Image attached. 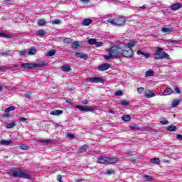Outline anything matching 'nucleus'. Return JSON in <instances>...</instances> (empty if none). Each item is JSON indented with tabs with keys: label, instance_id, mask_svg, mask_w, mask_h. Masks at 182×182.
I'll list each match as a JSON object with an SVG mask.
<instances>
[{
	"label": "nucleus",
	"instance_id": "obj_1",
	"mask_svg": "<svg viewBox=\"0 0 182 182\" xmlns=\"http://www.w3.org/2000/svg\"><path fill=\"white\" fill-rule=\"evenodd\" d=\"M123 48L124 46L122 43L118 46H113L109 50V55H105L104 58L106 60H109L110 59H120L123 55Z\"/></svg>",
	"mask_w": 182,
	"mask_h": 182
},
{
	"label": "nucleus",
	"instance_id": "obj_2",
	"mask_svg": "<svg viewBox=\"0 0 182 182\" xmlns=\"http://www.w3.org/2000/svg\"><path fill=\"white\" fill-rule=\"evenodd\" d=\"M8 174L10 177H14V178H25L26 180H31V175L22 171L19 168H11Z\"/></svg>",
	"mask_w": 182,
	"mask_h": 182
},
{
	"label": "nucleus",
	"instance_id": "obj_3",
	"mask_svg": "<svg viewBox=\"0 0 182 182\" xmlns=\"http://www.w3.org/2000/svg\"><path fill=\"white\" fill-rule=\"evenodd\" d=\"M156 52L154 53V58L156 60H160L164 58L168 60L171 59L167 53L163 51V48H161V47H156Z\"/></svg>",
	"mask_w": 182,
	"mask_h": 182
},
{
	"label": "nucleus",
	"instance_id": "obj_4",
	"mask_svg": "<svg viewBox=\"0 0 182 182\" xmlns=\"http://www.w3.org/2000/svg\"><path fill=\"white\" fill-rule=\"evenodd\" d=\"M114 163H119V159L116 157L100 156L97 159L98 164H114Z\"/></svg>",
	"mask_w": 182,
	"mask_h": 182
},
{
	"label": "nucleus",
	"instance_id": "obj_5",
	"mask_svg": "<svg viewBox=\"0 0 182 182\" xmlns=\"http://www.w3.org/2000/svg\"><path fill=\"white\" fill-rule=\"evenodd\" d=\"M46 65V62L41 61L37 63H26L21 65V68H23V69H27L28 70H31V69H33V68H43Z\"/></svg>",
	"mask_w": 182,
	"mask_h": 182
},
{
	"label": "nucleus",
	"instance_id": "obj_6",
	"mask_svg": "<svg viewBox=\"0 0 182 182\" xmlns=\"http://www.w3.org/2000/svg\"><path fill=\"white\" fill-rule=\"evenodd\" d=\"M122 56L127 59H130L134 56V51H133L132 48L124 49L123 48Z\"/></svg>",
	"mask_w": 182,
	"mask_h": 182
},
{
	"label": "nucleus",
	"instance_id": "obj_7",
	"mask_svg": "<svg viewBox=\"0 0 182 182\" xmlns=\"http://www.w3.org/2000/svg\"><path fill=\"white\" fill-rule=\"evenodd\" d=\"M125 154H127L128 157H131V159H129L131 163H136V159H139V154L136 151L126 152Z\"/></svg>",
	"mask_w": 182,
	"mask_h": 182
},
{
	"label": "nucleus",
	"instance_id": "obj_8",
	"mask_svg": "<svg viewBox=\"0 0 182 182\" xmlns=\"http://www.w3.org/2000/svg\"><path fill=\"white\" fill-rule=\"evenodd\" d=\"M87 82H90V83H103L105 80L99 77H91L87 80Z\"/></svg>",
	"mask_w": 182,
	"mask_h": 182
},
{
	"label": "nucleus",
	"instance_id": "obj_9",
	"mask_svg": "<svg viewBox=\"0 0 182 182\" xmlns=\"http://www.w3.org/2000/svg\"><path fill=\"white\" fill-rule=\"evenodd\" d=\"M136 43L137 42H136V41L129 40L127 44L123 43L122 46H124V48H128V49H132V48H134V46H136Z\"/></svg>",
	"mask_w": 182,
	"mask_h": 182
},
{
	"label": "nucleus",
	"instance_id": "obj_10",
	"mask_svg": "<svg viewBox=\"0 0 182 182\" xmlns=\"http://www.w3.org/2000/svg\"><path fill=\"white\" fill-rule=\"evenodd\" d=\"M115 22L117 26H123L126 23V18L124 17H119L118 18H115Z\"/></svg>",
	"mask_w": 182,
	"mask_h": 182
},
{
	"label": "nucleus",
	"instance_id": "obj_11",
	"mask_svg": "<svg viewBox=\"0 0 182 182\" xmlns=\"http://www.w3.org/2000/svg\"><path fill=\"white\" fill-rule=\"evenodd\" d=\"M75 108L78 109V110H80V112H93V109L87 106L83 107L80 105H75Z\"/></svg>",
	"mask_w": 182,
	"mask_h": 182
},
{
	"label": "nucleus",
	"instance_id": "obj_12",
	"mask_svg": "<svg viewBox=\"0 0 182 182\" xmlns=\"http://www.w3.org/2000/svg\"><path fill=\"white\" fill-rule=\"evenodd\" d=\"M108 69H110V64L109 63H104L98 67V70H100L101 72H103L105 70H107Z\"/></svg>",
	"mask_w": 182,
	"mask_h": 182
},
{
	"label": "nucleus",
	"instance_id": "obj_13",
	"mask_svg": "<svg viewBox=\"0 0 182 182\" xmlns=\"http://www.w3.org/2000/svg\"><path fill=\"white\" fill-rule=\"evenodd\" d=\"M75 56H77V58H80V59H85V60L89 58V55H87L85 53H75Z\"/></svg>",
	"mask_w": 182,
	"mask_h": 182
},
{
	"label": "nucleus",
	"instance_id": "obj_14",
	"mask_svg": "<svg viewBox=\"0 0 182 182\" xmlns=\"http://www.w3.org/2000/svg\"><path fill=\"white\" fill-rule=\"evenodd\" d=\"M161 31L163 33H171V32H174V28L163 26L161 28Z\"/></svg>",
	"mask_w": 182,
	"mask_h": 182
},
{
	"label": "nucleus",
	"instance_id": "obj_15",
	"mask_svg": "<svg viewBox=\"0 0 182 182\" xmlns=\"http://www.w3.org/2000/svg\"><path fill=\"white\" fill-rule=\"evenodd\" d=\"M174 93V91L170 87H167L166 89L164 90V91L162 93L163 96H168L170 95H173Z\"/></svg>",
	"mask_w": 182,
	"mask_h": 182
},
{
	"label": "nucleus",
	"instance_id": "obj_16",
	"mask_svg": "<svg viewBox=\"0 0 182 182\" xmlns=\"http://www.w3.org/2000/svg\"><path fill=\"white\" fill-rule=\"evenodd\" d=\"M181 8L182 5L181 3L173 4L171 6V11H178V9H180Z\"/></svg>",
	"mask_w": 182,
	"mask_h": 182
},
{
	"label": "nucleus",
	"instance_id": "obj_17",
	"mask_svg": "<svg viewBox=\"0 0 182 182\" xmlns=\"http://www.w3.org/2000/svg\"><path fill=\"white\" fill-rule=\"evenodd\" d=\"M156 95H157V92H151V91L148 90L146 93H145V97H146V99H151V97H154V96H156Z\"/></svg>",
	"mask_w": 182,
	"mask_h": 182
},
{
	"label": "nucleus",
	"instance_id": "obj_18",
	"mask_svg": "<svg viewBox=\"0 0 182 182\" xmlns=\"http://www.w3.org/2000/svg\"><path fill=\"white\" fill-rule=\"evenodd\" d=\"M87 150H89V146L84 144L80 147L78 153H86V151H87Z\"/></svg>",
	"mask_w": 182,
	"mask_h": 182
},
{
	"label": "nucleus",
	"instance_id": "obj_19",
	"mask_svg": "<svg viewBox=\"0 0 182 182\" xmlns=\"http://www.w3.org/2000/svg\"><path fill=\"white\" fill-rule=\"evenodd\" d=\"M63 114V111L60 110V109H56V110H53L52 111L50 114L51 116H59V114Z\"/></svg>",
	"mask_w": 182,
	"mask_h": 182
},
{
	"label": "nucleus",
	"instance_id": "obj_20",
	"mask_svg": "<svg viewBox=\"0 0 182 182\" xmlns=\"http://www.w3.org/2000/svg\"><path fill=\"white\" fill-rule=\"evenodd\" d=\"M92 22H93V21L90 18H85L82 21V25L83 26H89V25H90V23H92Z\"/></svg>",
	"mask_w": 182,
	"mask_h": 182
},
{
	"label": "nucleus",
	"instance_id": "obj_21",
	"mask_svg": "<svg viewBox=\"0 0 182 182\" xmlns=\"http://www.w3.org/2000/svg\"><path fill=\"white\" fill-rule=\"evenodd\" d=\"M71 48L72 49H78L80 48V44H79V41H75L71 43Z\"/></svg>",
	"mask_w": 182,
	"mask_h": 182
},
{
	"label": "nucleus",
	"instance_id": "obj_22",
	"mask_svg": "<svg viewBox=\"0 0 182 182\" xmlns=\"http://www.w3.org/2000/svg\"><path fill=\"white\" fill-rule=\"evenodd\" d=\"M15 126H16V122L15 121H12L11 123L6 125V129H14Z\"/></svg>",
	"mask_w": 182,
	"mask_h": 182
},
{
	"label": "nucleus",
	"instance_id": "obj_23",
	"mask_svg": "<svg viewBox=\"0 0 182 182\" xmlns=\"http://www.w3.org/2000/svg\"><path fill=\"white\" fill-rule=\"evenodd\" d=\"M61 70L63 72H70V65H64L61 67Z\"/></svg>",
	"mask_w": 182,
	"mask_h": 182
},
{
	"label": "nucleus",
	"instance_id": "obj_24",
	"mask_svg": "<svg viewBox=\"0 0 182 182\" xmlns=\"http://www.w3.org/2000/svg\"><path fill=\"white\" fill-rule=\"evenodd\" d=\"M37 23L38 26H45V25H46V21H45L43 18H41L38 20Z\"/></svg>",
	"mask_w": 182,
	"mask_h": 182
},
{
	"label": "nucleus",
	"instance_id": "obj_25",
	"mask_svg": "<svg viewBox=\"0 0 182 182\" xmlns=\"http://www.w3.org/2000/svg\"><path fill=\"white\" fill-rule=\"evenodd\" d=\"M150 161L152 164H160V159L159 158H152Z\"/></svg>",
	"mask_w": 182,
	"mask_h": 182
},
{
	"label": "nucleus",
	"instance_id": "obj_26",
	"mask_svg": "<svg viewBox=\"0 0 182 182\" xmlns=\"http://www.w3.org/2000/svg\"><path fill=\"white\" fill-rule=\"evenodd\" d=\"M0 143L3 144V146H9V144L12 143V140H1Z\"/></svg>",
	"mask_w": 182,
	"mask_h": 182
},
{
	"label": "nucleus",
	"instance_id": "obj_27",
	"mask_svg": "<svg viewBox=\"0 0 182 182\" xmlns=\"http://www.w3.org/2000/svg\"><path fill=\"white\" fill-rule=\"evenodd\" d=\"M177 127L174 125H170L167 127L166 130L167 132H176Z\"/></svg>",
	"mask_w": 182,
	"mask_h": 182
},
{
	"label": "nucleus",
	"instance_id": "obj_28",
	"mask_svg": "<svg viewBox=\"0 0 182 182\" xmlns=\"http://www.w3.org/2000/svg\"><path fill=\"white\" fill-rule=\"evenodd\" d=\"M154 71H153L152 70H149L145 73L146 77L149 76H154Z\"/></svg>",
	"mask_w": 182,
	"mask_h": 182
},
{
	"label": "nucleus",
	"instance_id": "obj_29",
	"mask_svg": "<svg viewBox=\"0 0 182 182\" xmlns=\"http://www.w3.org/2000/svg\"><path fill=\"white\" fill-rule=\"evenodd\" d=\"M122 119L124 122H130L132 120V117H130V115H124Z\"/></svg>",
	"mask_w": 182,
	"mask_h": 182
},
{
	"label": "nucleus",
	"instance_id": "obj_30",
	"mask_svg": "<svg viewBox=\"0 0 182 182\" xmlns=\"http://www.w3.org/2000/svg\"><path fill=\"white\" fill-rule=\"evenodd\" d=\"M19 149L21 150H29V146H26L25 144H21L19 146Z\"/></svg>",
	"mask_w": 182,
	"mask_h": 182
},
{
	"label": "nucleus",
	"instance_id": "obj_31",
	"mask_svg": "<svg viewBox=\"0 0 182 182\" xmlns=\"http://www.w3.org/2000/svg\"><path fill=\"white\" fill-rule=\"evenodd\" d=\"M16 107L14 106L9 107L5 109V113H9V112H14L15 110Z\"/></svg>",
	"mask_w": 182,
	"mask_h": 182
},
{
	"label": "nucleus",
	"instance_id": "obj_32",
	"mask_svg": "<svg viewBox=\"0 0 182 182\" xmlns=\"http://www.w3.org/2000/svg\"><path fill=\"white\" fill-rule=\"evenodd\" d=\"M131 130H139L140 127L137 124H132L130 127Z\"/></svg>",
	"mask_w": 182,
	"mask_h": 182
},
{
	"label": "nucleus",
	"instance_id": "obj_33",
	"mask_svg": "<svg viewBox=\"0 0 182 182\" xmlns=\"http://www.w3.org/2000/svg\"><path fill=\"white\" fill-rule=\"evenodd\" d=\"M87 43H88L89 45H95V43H96V39H95V38H90V39H89V40L87 41Z\"/></svg>",
	"mask_w": 182,
	"mask_h": 182
},
{
	"label": "nucleus",
	"instance_id": "obj_34",
	"mask_svg": "<svg viewBox=\"0 0 182 182\" xmlns=\"http://www.w3.org/2000/svg\"><path fill=\"white\" fill-rule=\"evenodd\" d=\"M63 41V43H66L67 45H69V43H72V39H70V38H65Z\"/></svg>",
	"mask_w": 182,
	"mask_h": 182
},
{
	"label": "nucleus",
	"instance_id": "obj_35",
	"mask_svg": "<svg viewBox=\"0 0 182 182\" xmlns=\"http://www.w3.org/2000/svg\"><path fill=\"white\" fill-rule=\"evenodd\" d=\"M28 55H35L36 53V49L35 48H30L28 51Z\"/></svg>",
	"mask_w": 182,
	"mask_h": 182
},
{
	"label": "nucleus",
	"instance_id": "obj_36",
	"mask_svg": "<svg viewBox=\"0 0 182 182\" xmlns=\"http://www.w3.org/2000/svg\"><path fill=\"white\" fill-rule=\"evenodd\" d=\"M55 53H56L55 50H50L47 53V56H54Z\"/></svg>",
	"mask_w": 182,
	"mask_h": 182
},
{
	"label": "nucleus",
	"instance_id": "obj_37",
	"mask_svg": "<svg viewBox=\"0 0 182 182\" xmlns=\"http://www.w3.org/2000/svg\"><path fill=\"white\" fill-rule=\"evenodd\" d=\"M37 34L38 36H45V35H46V32H45L43 30H40L37 32Z\"/></svg>",
	"mask_w": 182,
	"mask_h": 182
},
{
	"label": "nucleus",
	"instance_id": "obj_38",
	"mask_svg": "<svg viewBox=\"0 0 182 182\" xmlns=\"http://www.w3.org/2000/svg\"><path fill=\"white\" fill-rule=\"evenodd\" d=\"M178 105H180V101L175 100L172 102L171 106H172V107H177V106H178Z\"/></svg>",
	"mask_w": 182,
	"mask_h": 182
},
{
	"label": "nucleus",
	"instance_id": "obj_39",
	"mask_svg": "<svg viewBox=\"0 0 182 182\" xmlns=\"http://www.w3.org/2000/svg\"><path fill=\"white\" fill-rule=\"evenodd\" d=\"M121 105L122 106H129V105H130V103L129 102H127V100H121Z\"/></svg>",
	"mask_w": 182,
	"mask_h": 182
},
{
	"label": "nucleus",
	"instance_id": "obj_40",
	"mask_svg": "<svg viewBox=\"0 0 182 182\" xmlns=\"http://www.w3.org/2000/svg\"><path fill=\"white\" fill-rule=\"evenodd\" d=\"M105 174H107V176H110V174H114V171L113 169H108L105 172Z\"/></svg>",
	"mask_w": 182,
	"mask_h": 182
},
{
	"label": "nucleus",
	"instance_id": "obj_41",
	"mask_svg": "<svg viewBox=\"0 0 182 182\" xmlns=\"http://www.w3.org/2000/svg\"><path fill=\"white\" fill-rule=\"evenodd\" d=\"M136 91H137V93H139V95H141V93H143V92H144V87H138L136 89Z\"/></svg>",
	"mask_w": 182,
	"mask_h": 182
},
{
	"label": "nucleus",
	"instance_id": "obj_42",
	"mask_svg": "<svg viewBox=\"0 0 182 182\" xmlns=\"http://www.w3.org/2000/svg\"><path fill=\"white\" fill-rule=\"evenodd\" d=\"M161 124H168V121H167V119H166V118H163L161 121H160Z\"/></svg>",
	"mask_w": 182,
	"mask_h": 182
},
{
	"label": "nucleus",
	"instance_id": "obj_43",
	"mask_svg": "<svg viewBox=\"0 0 182 182\" xmlns=\"http://www.w3.org/2000/svg\"><path fill=\"white\" fill-rule=\"evenodd\" d=\"M115 96H123V91L119 90L115 92Z\"/></svg>",
	"mask_w": 182,
	"mask_h": 182
},
{
	"label": "nucleus",
	"instance_id": "obj_44",
	"mask_svg": "<svg viewBox=\"0 0 182 182\" xmlns=\"http://www.w3.org/2000/svg\"><path fill=\"white\" fill-rule=\"evenodd\" d=\"M107 22L112 25H116V19H109Z\"/></svg>",
	"mask_w": 182,
	"mask_h": 182
},
{
	"label": "nucleus",
	"instance_id": "obj_45",
	"mask_svg": "<svg viewBox=\"0 0 182 182\" xmlns=\"http://www.w3.org/2000/svg\"><path fill=\"white\" fill-rule=\"evenodd\" d=\"M0 36H2L3 38H11L10 35L4 33H0Z\"/></svg>",
	"mask_w": 182,
	"mask_h": 182
},
{
	"label": "nucleus",
	"instance_id": "obj_46",
	"mask_svg": "<svg viewBox=\"0 0 182 182\" xmlns=\"http://www.w3.org/2000/svg\"><path fill=\"white\" fill-rule=\"evenodd\" d=\"M31 95H32L31 92H28L23 95L24 97H26V99H31Z\"/></svg>",
	"mask_w": 182,
	"mask_h": 182
},
{
	"label": "nucleus",
	"instance_id": "obj_47",
	"mask_svg": "<svg viewBox=\"0 0 182 182\" xmlns=\"http://www.w3.org/2000/svg\"><path fill=\"white\" fill-rule=\"evenodd\" d=\"M59 23H60V20L59 19H55L53 21V25H59Z\"/></svg>",
	"mask_w": 182,
	"mask_h": 182
},
{
	"label": "nucleus",
	"instance_id": "obj_48",
	"mask_svg": "<svg viewBox=\"0 0 182 182\" xmlns=\"http://www.w3.org/2000/svg\"><path fill=\"white\" fill-rule=\"evenodd\" d=\"M95 46L97 48H100V46H103V43L95 41Z\"/></svg>",
	"mask_w": 182,
	"mask_h": 182
},
{
	"label": "nucleus",
	"instance_id": "obj_49",
	"mask_svg": "<svg viewBox=\"0 0 182 182\" xmlns=\"http://www.w3.org/2000/svg\"><path fill=\"white\" fill-rule=\"evenodd\" d=\"M25 55H26V50L20 51V53H19L20 56H25Z\"/></svg>",
	"mask_w": 182,
	"mask_h": 182
},
{
	"label": "nucleus",
	"instance_id": "obj_50",
	"mask_svg": "<svg viewBox=\"0 0 182 182\" xmlns=\"http://www.w3.org/2000/svg\"><path fill=\"white\" fill-rule=\"evenodd\" d=\"M67 137L70 139V140H72V139H75V135L72 134H68Z\"/></svg>",
	"mask_w": 182,
	"mask_h": 182
},
{
	"label": "nucleus",
	"instance_id": "obj_51",
	"mask_svg": "<svg viewBox=\"0 0 182 182\" xmlns=\"http://www.w3.org/2000/svg\"><path fill=\"white\" fill-rule=\"evenodd\" d=\"M143 56H144L146 59H149V58H150V53H144Z\"/></svg>",
	"mask_w": 182,
	"mask_h": 182
},
{
	"label": "nucleus",
	"instance_id": "obj_52",
	"mask_svg": "<svg viewBox=\"0 0 182 182\" xmlns=\"http://www.w3.org/2000/svg\"><path fill=\"white\" fill-rule=\"evenodd\" d=\"M40 143H46V144L50 143V140H49V139L41 140Z\"/></svg>",
	"mask_w": 182,
	"mask_h": 182
},
{
	"label": "nucleus",
	"instance_id": "obj_53",
	"mask_svg": "<svg viewBox=\"0 0 182 182\" xmlns=\"http://www.w3.org/2000/svg\"><path fill=\"white\" fill-rule=\"evenodd\" d=\"M177 140L181 141L182 140V134L176 135Z\"/></svg>",
	"mask_w": 182,
	"mask_h": 182
},
{
	"label": "nucleus",
	"instance_id": "obj_54",
	"mask_svg": "<svg viewBox=\"0 0 182 182\" xmlns=\"http://www.w3.org/2000/svg\"><path fill=\"white\" fill-rule=\"evenodd\" d=\"M175 91L176 93L180 94V89H178V87H177V85L175 86Z\"/></svg>",
	"mask_w": 182,
	"mask_h": 182
},
{
	"label": "nucleus",
	"instance_id": "obj_55",
	"mask_svg": "<svg viewBox=\"0 0 182 182\" xmlns=\"http://www.w3.org/2000/svg\"><path fill=\"white\" fill-rule=\"evenodd\" d=\"M145 178H146V180H153V177L149 175H145Z\"/></svg>",
	"mask_w": 182,
	"mask_h": 182
},
{
	"label": "nucleus",
	"instance_id": "obj_56",
	"mask_svg": "<svg viewBox=\"0 0 182 182\" xmlns=\"http://www.w3.org/2000/svg\"><path fill=\"white\" fill-rule=\"evenodd\" d=\"M57 180H58L59 182H63V181H62V176H60V175H58V176Z\"/></svg>",
	"mask_w": 182,
	"mask_h": 182
},
{
	"label": "nucleus",
	"instance_id": "obj_57",
	"mask_svg": "<svg viewBox=\"0 0 182 182\" xmlns=\"http://www.w3.org/2000/svg\"><path fill=\"white\" fill-rule=\"evenodd\" d=\"M163 163H164V164H170V161L167 160V159H164L163 161Z\"/></svg>",
	"mask_w": 182,
	"mask_h": 182
},
{
	"label": "nucleus",
	"instance_id": "obj_58",
	"mask_svg": "<svg viewBox=\"0 0 182 182\" xmlns=\"http://www.w3.org/2000/svg\"><path fill=\"white\" fill-rule=\"evenodd\" d=\"M26 120H27V119L25 118V117H21V118H20V122H26Z\"/></svg>",
	"mask_w": 182,
	"mask_h": 182
},
{
	"label": "nucleus",
	"instance_id": "obj_59",
	"mask_svg": "<svg viewBox=\"0 0 182 182\" xmlns=\"http://www.w3.org/2000/svg\"><path fill=\"white\" fill-rule=\"evenodd\" d=\"M137 55H144V52L141 51V50H138L136 52Z\"/></svg>",
	"mask_w": 182,
	"mask_h": 182
},
{
	"label": "nucleus",
	"instance_id": "obj_60",
	"mask_svg": "<svg viewBox=\"0 0 182 182\" xmlns=\"http://www.w3.org/2000/svg\"><path fill=\"white\" fill-rule=\"evenodd\" d=\"M81 2H84V4H88V2H90V0H80Z\"/></svg>",
	"mask_w": 182,
	"mask_h": 182
},
{
	"label": "nucleus",
	"instance_id": "obj_61",
	"mask_svg": "<svg viewBox=\"0 0 182 182\" xmlns=\"http://www.w3.org/2000/svg\"><path fill=\"white\" fill-rule=\"evenodd\" d=\"M87 103H89V101H87V100L82 102V105H87Z\"/></svg>",
	"mask_w": 182,
	"mask_h": 182
},
{
	"label": "nucleus",
	"instance_id": "obj_62",
	"mask_svg": "<svg viewBox=\"0 0 182 182\" xmlns=\"http://www.w3.org/2000/svg\"><path fill=\"white\" fill-rule=\"evenodd\" d=\"M5 68L4 67H0V72H4Z\"/></svg>",
	"mask_w": 182,
	"mask_h": 182
},
{
	"label": "nucleus",
	"instance_id": "obj_63",
	"mask_svg": "<svg viewBox=\"0 0 182 182\" xmlns=\"http://www.w3.org/2000/svg\"><path fill=\"white\" fill-rule=\"evenodd\" d=\"M66 103H68V105H73V102L69 101H66Z\"/></svg>",
	"mask_w": 182,
	"mask_h": 182
},
{
	"label": "nucleus",
	"instance_id": "obj_64",
	"mask_svg": "<svg viewBox=\"0 0 182 182\" xmlns=\"http://www.w3.org/2000/svg\"><path fill=\"white\" fill-rule=\"evenodd\" d=\"M140 8H141V9H146V6H141Z\"/></svg>",
	"mask_w": 182,
	"mask_h": 182
}]
</instances>
